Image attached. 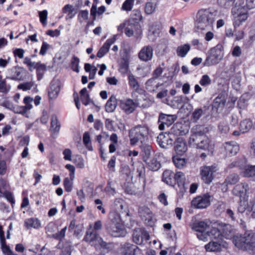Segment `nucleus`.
Here are the masks:
<instances>
[{
  "mask_svg": "<svg viewBox=\"0 0 255 255\" xmlns=\"http://www.w3.org/2000/svg\"><path fill=\"white\" fill-rule=\"evenodd\" d=\"M148 134V128L146 126L138 125L132 128L128 132L130 145L134 146L138 142L141 144L147 142Z\"/></svg>",
  "mask_w": 255,
  "mask_h": 255,
  "instance_id": "nucleus-1",
  "label": "nucleus"
},
{
  "mask_svg": "<svg viewBox=\"0 0 255 255\" xmlns=\"http://www.w3.org/2000/svg\"><path fill=\"white\" fill-rule=\"evenodd\" d=\"M233 243L240 249L246 248V246H252L255 244V232L248 230L243 235H236L233 237Z\"/></svg>",
  "mask_w": 255,
  "mask_h": 255,
  "instance_id": "nucleus-2",
  "label": "nucleus"
},
{
  "mask_svg": "<svg viewBox=\"0 0 255 255\" xmlns=\"http://www.w3.org/2000/svg\"><path fill=\"white\" fill-rule=\"evenodd\" d=\"M213 22L212 13L209 9H201L198 11L195 22L198 29L204 30L211 27Z\"/></svg>",
  "mask_w": 255,
  "mask_h": 255,
  "instance_id": "nucleus-3",
  "label": "nucleus"
},
{
  "mask_svg": "<svg viewBox=\"0 0 255 255\" xmlns=\"http://www.w3.org/2000/svg\"><path fill=\"white\" fill-rule=\"evenodd\" d=\"M223 56V47L221 44H218L211 49L203 64L208 67L217 65L221 61Z\"/></svg>",
  "mask_w": 255,
  "mask_h": 255,
  "instance_id": "nucleus-4",
  "label": "nucleus"
},
{
  "mask_svg": "<svg viewBox=\"0 0 255 255\" xmlns=\"http://www.w3.org/2000/svg\"><path fill=\"white\" fill-rule=\"evenodd\" d=\"M247 5L241 4L238 6H234L232 9V13L234 17L233 24L235 27L239 26L248 18V10Z\"/></svg>",
  "mask_w": 255,
  "mask_h": 255,
  "instance_id": "nucleus-5",
  "label": "nucleus"
},
{
  "mask_svg": "<svg viewBox=\"0 0 255 255\" xmlns=\"http://www.w3.org/2000/svg\"><path fill=\"white\" fill-rule=\"evenodd\" d=\"M203 128L202 126L196 125L191 129V134L188 140L189 144L191 147H196L198 142H200V140L202 139V136L205 135Z\"/></svg>",
  "mask_w": 255,
  "mask_h": 255,
  "instance_id": "nucleus-6",
  "label": "nucleus"
},
{
  "mask_svg": "<svg viewBox=\"0 0 255 255\" xmlns=\"http://www.w3.org/2000/svg\"><path fill=\"white\" fill-rule=\"evenodd\" d=\"M211 196L208 194L198 196L191 201V206L196 209H205L210 205Z\"/></svg>",
  "mask_w": 255,
  "mask_h": 255,
  "instance_id": "nucleus-7",
  "label": "nucleus"
},
{
  "mask_svg": "<svg viewBox=\"0 0 255 255\" xmlns=\"http://www.w3.org/2000/svg\"><path fill=\"white\" fill-rule=\"evenodd\" d=\"M209 226L208 224L204 221L197 222L193 225L192 229L197 232V237L202 241H206L208 239V233L207 231L208 230Z\"/></svg>",
  "mask_w": 255,
  "mask_h": 255,
  "instance_id": "nucleus-8",
  "label": "nucleus"
},
{
  "mask_svg": "<svg viewBox=\"0 0 255 255\" xmlns=\"http://www.w3.org/2000/svg\"><path fill=\"white\" fill-rule=\"evenodd\" d=\"M217 170V166L215 165L202 167L200 169V174L203 182L207 184H210L213 179V174Z\"/></svg>",
  "mask_w": 255,
  "mask_h": 255,
  "instance_id": "nucleus-9",
  "label": "nucleus"
},
{
  "mask_svg": "<svg viewBox=\"0 0 255 255\" xmlns=\"http://www.w3.org/2000/svg\"><path fill=\"white\" fill-rule=\"evenodd\" d=\"M132 241L136 245H141L143 241L149 240L150 237L147 232L141 228H135L132 233Z\"/></svg>",
  "mask_w": 255,
  "mask_h": 255,
  "instance_id": "nucleus-10",
  "label": "nucleus"
},
{
  "mask_svg": "<svg viewBox=\"0 0 255 255\" xmlns=\"http://www.w3.org/2000/svg\"><path fill=\"white\" fill-rule=\"evenodd\" d=\"M177 119L175 115H167L160 113L158 116V128L160 130H164L165 127H169Z\"/></svg>",
  "mask_w": 255,
  "mask_h": 255,
  "instance_id": "nucleus-11",
  "label": "nucleus"
},
{
  "mask_svg": "<svg viewBox=\"0 0 255 255\" xmlns=\"http://www.w3.org/2000/svg\"><path fill=\"white\" fill-rule=\"evenodd\" d=\"M138 214L144 223L152 227L154 224L153 214L149 208L146 206L140 207L138 208Z\"/></svg>",
  "mask_w": 255,
  "mask_h": 255,
  "instance_id": "nucleus-12",
  "label": "nucleus"
},
{
  "mask_svg": "<svg viewBox=\"0 0 255 255\" xmlns=\"http://www.w3.org/2000/svg\"><path fill=\"white\" fill-rule=\"evenodd\" d=\"M139 248L136 245L127 242L121 244L119 248L120 255H135Z\"/></svg>",
  "mask_w": 255,
  "mask_h": 255,
  "instance_id": "nucleus-13",
  "label": "nucleus"
},
{
  "mask_svg": "<svg viewBox=\"0 0 255 255\" xmlns=\"http://www.w3.org/2000/svg\"><path fill=\"white\" fill-rule=\"evenodd\" d=\"M169 134H164L161 133L157 137V142H158L160 147L163 148L167 149L169 146H171L174 142V140Z\"/></svg>",
  "mask_w": 255,
  "mask_h": 255,
  "instance_id": "nucleus-14",
  "label": "nucleus"
},
{
  "mask_svg": "<svg viewBox=\"0 0 255 255\" xmlns=\"http://www.w3.org/2000/svg\"><path fill=\"white\" fill-rule=\"evenodd\" d=\"M153 49L151 46L143 47L138 53V57L142 61L147 62L152 58Z\"/></svg>",
  "mask_w": 255,
  "mask_h": 255,
  "instance_id": "nucleus-15",
  "label": "nucleus"
},
{
  "mask_svg": "<svg viewBox=\"0 0 255 255\" xmlns=\"http://www.w3.org/2000/svg\"><path fill=\"white\" fill-rule=\"evenodd\" d=\"M106 228L109 234L114 237H124L126 234L125 231L121 228V224H107Z\"/></svg>",
  "mask_w": 255,
  "mask_h": 255,
  "instance_id": "nucleus-16",
  "label": "nucleus"
},
{
  "mask_svg": "<svg viewBox=\"0 0 255 255\" xmlns=\"http://www.w3.org/2000/svg\"><path fill=\"white\" fill-rule=\"evenodd\" d=\"M119 102L120 107L127 114L132 113L136 108L135 103L130 99H128L125 101L120 100Z\"/></svg>",
  "mask_w": 255,
  "mask_h": 255,
  "instance_id": "nucleus-17",
  "label": "nucleus"
},
{
  "mask_svg": "<svg viewBox=\"0 0 255 255\" xmlns=\"http://www.w3.org/2000/svg\"><path fill=\"white\" fill-rule=\"evenodd\" d=\"M79 10V5L78 3L74 5L66 4L62 8V12L64 13H67L66 19L72 18Z\"/></svg>",
  "mask_w": 255,
  "mask_h": 255,
  "instance_id": "nucleus-18",
  "label": "nucleus"
},
{
  "mask_svg": "<svg viewBox=\"0 0 255 255\" xmlns=\"http://www.w3.org/2000/svg\"><path fill=\"white\" fill-rule=\"evenodd\" d=\"M219 5L225 9H229L232 6H240L244 4V0H217Z\"/></svg>",
  "mask_w": 255,
  "mask_h": 255,
  "instance_id": "nucleus-19",
  "label": "nucleus"
},
{
  "mask_svg": "<svg viewBox=\"0 0 255 255\" xmlns=\"http://www.w3.org/2000/svg\"><path fill=\"white\" fill-rule=\"evenodd\" d=\"M224 147L227 154L230 156L236 155L239 150V145L235 141L226 142Z\"/></svg>",
  "mask_w": 255,
  "mask_h": 255,
  "instance_id": "nucleus-20",
  "label": "nucleus"
},
{
  "mask_svg": "<svg viewBox=\"0 0 255 255\" xmlns=\"http://www.w3.org/2000/svg\"><path fill=\"white\" fill-rule=\"evenodd\" d=\"M173 143L175 144L174 150L177 155H182L186 151L187 149V145L183 138H177L175 141H174Z\"/></svg>",
  "mask_w": 255,
  "mask_h": 255,
  "instance_id": "nucleus-21",
  "label": "nucleus"
},
{
  "mask_svg": "<svg viewBox=\"0 0 255 255\" xmlns=\"http://www.w3.org/2000/svg\"><path fill=\"white\" fill-rule=\"evenodd\" d=\"M115 36L107 40L106 42L99 50L97 54V56L99 58L103 57L107 53H108L110 46L115 43Z\"/></svg>",
  "mask_w": 255,
  "mask_h": 255,
  "instance_id": "nucleus-22",
  "label": "nucleus"
},
{
  "mask_svg": "<svg viewBox=\"0 0 255 255\" xmlns=\"http://www.w3.org/2000/svg\"><path fill=\"white\" fill-rule=\"evenodd\" d=\"M226 100L223 95H219L214 100L212 104V109L215 110L216 112L218 113L221 112L224 108Z\"/></svg>",
  "mask_w": 255,
  "mask_h": 255,
  "instance_id": "nucleus-23",
  "label": "nucleus"
},
{
  "mask_svg": "<svg viewBox=\"0 0 255 255\" xmlns=\"http://www.w3.org/2000/svg\"><path fill=\"white\" fill-rule=\"evenodd\" d=\"M223 247L221 241H212L205 245V248L207 252H219Z\"/></svg>",
  "mask_w": 255,
  "mask_h": 255,
  "instance_id": "nucleus-24",
  "label": "nucleus"
},
{
  "mask_svg": "<svg viewBox=\"0 0 255 255\" xmlns=\"http://www.w3.org/2000/svg\"><path fill=\"white\" fill-rule=\"evenodd\" d=\"M174 176L173 172L170 170H166L162 174V181L171 186H174L175 185Z\"/></svg>",
  "mask_w": 255,
  "mask_h": 255,
  "instance_id": "nucleus-25",
  "label": "nucleus"
},
{
  "mask_svg": "<svg viewBox=\"0 0 255 255\" xmlns=\"http://www.w3.org/2000/svg\"><path fill=\"white\" fill-rule=\"evenodd\" d=\"M249 188V185L247 183H242L235 186L233 193L236 196L242 197L246 193Z\"/></svg>",
  "mask_w": 255,
  "mask_h": 255,
  "instance_id": "nucleus-26",
  "label": "nucleus"
},
{
  "mask_svg": "<svg viewBox=\"0 0 255 255\" xmlns=\"http://www.w3.org/2000/svg\"><path fill=\"white\" fill-rule=\"evenodd\" d=\"M60 91L59 83L56 81H52L48 90V95L50 99H55L57 97Z\"/></svg>",
  "mask_w": 255,
  "mask_h": 255,
  "instance_id": "nucleus-27",
  "label": "nucleus"
},
{
  "mask_svg": "<svg viewBox=\"0 0 255 255\" xmlns=\"http://www.w3.org/2000/svg\"><path fill=\"white\" fill-rule=\"evenodd\" d=\"M242 170L244 176L251 178L255 181V165L244 164Z\"/></svg>",
  "mask_w": 255,
  "mask_h": 255,
  "instance_id": "nucleus-28",
  "label": "nucleus"
},
{
  "mask_svg": "<svg viewBox=\"0 0 255 255\" xmlns=\"http://www.w3.org/2000/svg\"><path fill=\"white\" fill-rule=\"evenodd\" d=\"M139 147L141 149L143 158L144 161H146L150 157L152 151L151 146L144 142L140 144Z\"/></svg>",
  "mask_w": 255,
  "mask_h": 255,
  "instance_id": "nucleus-29",
  "label": "nucleus"
},
{
  "mask_svg": "<svg viewBox=\"0 0 255 255\" xmlns=\"http://www.w3.org/2000/svg\"><path fill=\"white\" fill-rule=\"evenodd\" d=\"M118 105L116 97L112 95L110 97L105 105V110L107 112L112 113L115 111Z\"/></svg>",
  "mask_w": 255,
  "mask_h": 255,
  "instance_id": "nucleus-30",
  "label": "nucleus"
},
{
  "mask_svg": "<svg viewBox=\"0 0 255 255\" xmlns=\"http://www.w3.org/2000/svg\"><path fill=\"white\" fill-rule=\"evenodd\" d=\"M60 123L59 122L56 116L53 115L51 119V126L50 130L53 133L57 134L59 133L60 129Z\"/></svg>",
  "mask_w": 255,
  "mask_h": 255,
  "instance_id": "nucleus-31",
  "label": "nucleus"
},
{
  "mask_svg": "<svg viewBox=\"0 0 255 255\" xmlns=\"http://www.w3.org/2000/svg\"><path fill=\"white\" fill-rule=\"evenodd\" d=\"M41 225L40 221L37 218H31L26 219L24 221V226L27 229L33 228L38 229Z\"/></svg>",
  "mask_w": 255,
  "mask_h": 255,
  "instance_id": "nucleus-32",
  "label": "nucleus"
},
{
  "mask_svg": "<svg viewBox=\"0 0 255 255\" xmlns=\"http://www.w3.org/2000/svg\"><path fill=\"white\" fill-rule=\"evenodd\" d=\"M22 69L20 67H14L11 69V75L10 77H7L15 81H21L23 79L22 75Z\"/></svg>",
  "mask_w": 255,
  "mask_h": 255,
  "instance_id": "nucleus-33",
  "label": "nucleus"
},
{
  "mask_svg": "<svg viewBox=\"0 0 255 255\" xmlns=\"http://www.w3.org/2000/svg\"><path fill=\"white\" fill-rule=\"evenodd\" d=\"M207 233L208 234V237H210L212 241H221L222 237L221 232L216 228L207 231Z\"/></svg>",
  "mask_w": 255,
  "mask_h": 255,
  "instance_id": "nucleus-34",
  "label": "nucleus"
},
{
  "mask_svg": "<svg viewBox=\"0 0 255 255\" xmlns=\"http://www.w3.org/2000/svg\"><path fill=\"white\" fill-rule=\"evenodd\" d=\"M169 134L175 135H183L185 131L183 129V125L180 123H177L174 124L170 129Z\"/></svg>",
  "mask_w": 255,
  "mask_h": 255,
  "instance_id": "nucleus-35",
  "label": "nucleus"
},
{
  "mask_svg": "<svg viewBox=\"0 0 255 255\" xmlns=\"http://www.w3.org/2000/svg\"><path fill=\"white\" fill-rule=\"evenodd\" d=\"M128 84L130 87L134 91L139 93L141 89L139 88V85L134 76L132 74H129L128 77Z\"/></svg>",
  "mask_w": 255,
  "mask_h": 255,
  "instance_id": "nucleus-36",
  "label": "nucleus"
},
{
  "mask_svg": "<svg viewBox=\"0 0 255 255\" xmlns=\"http://www.w3.org/2000/svg\"><path fill=\"white\" fill-rule=\"evenodd\" d=\"M83 142L87 150L90 151H93L90 134L89 132L86 131L84 133L83 136Z\"/></svg>",
  "mask_w": 255,
  "mask_h": 255,
  "instance_id": "nucleus-37",
  "label": "nucleus"
},
{
  "mask_svg": "<svg viewBox=\"0 0 255 255\" xmlns=\"http://www.w3.org/2000/svg\"><path fill=\"white\" fill-rule=\"evenodd\" d=\"M118 211H113L109 214V219L111 223L108 224L119 225L120 224L121 216Z\"/></svg>",
  "mask_w": 255,
  "mask_h": 255,
  "instance_id": "nucleus-38",
  "label": "nucleus"
},
{
  "mask_svg": "<svg viewBox=\"0 0 255 255\" xmlns=\"http://www.w3.org/2000/svg\"><path fill=\"white\" fill-rule=\"evenodd\" d=\"M240 179L239 176L236 173H232L227 177L223 185L227 186L228 185H233L237 183Z\"/></svg>",
  "mask_w": 255,
  "mask_h": 255,
  "instance_id": "nucleus-39",
  "label": "nucleus"
},
{
  "mask_svg": "<svg viewBox=\"0 0 255 255\" xmlns=\"http://www.w3.org/2000/svg\"><path fill=\"white\" fill-rule=\"evenodd\" d=\"M253 124L250 119H245L242 121L240 125V130L242 132H246L250 130L253 127Z\"/></svg>",
  "mask_w": 255,
  "mask_h": 255,
  "instance_id": "nucleus-40",
  "label": "nucleus"
},
{
  "mask_svg": "<svg viewBox=\"0 0 255 255\" xmlns=\"http://www.w3.org/2000/svg\"><path fill=\"white\" fill-rule=\"evenodd\" d=\"M172 161L175 166L178 168H182L185 166L187 160L184 158L181 157L179 155L173 156Z\"/></svg>",
  "mask_w": 255,
  "mask_h": 255,
  "instance_id": "nucleus-41",
  "label": "nucleus"
},
{
  "mask_svg": "<svg viewBox=\"0 0 255 255\" xmlns=\"http://www.w3.org/2000/svg\"><path fill=\"white\" fill-rule=\"evenodd\" d=\"M136 172L137 173V176L142 178L143 181V186L145 184V168L143 163L139 162L136 165Z\"/></svg>",
  "mask_w": 255,
  "mask_h": 255,
  "instance_id": "nucleus-42",
  "label": "nucleus"
},
{
  "mask_svg": "<svg viewBox=\"0 0 255 255\" xmlns=\"http://www.w3.org/2000/svg\"><path fill=\"white\" fill-rule=\"evenodd\" d=\"M125 207V202L122 198H116L113 204V208L115 211L123 213Z\"/></svg>",
  "mask_w": 255,
  "mask_h": 255,
  "instance_id": "nucleus-43",
  "label": "nucleus"
},
{
  "mask_svg": "<svg viewBox=\"0 0 255 255\" xmlns=\"http://www.w3.org/2000/svg\"><path fill=\"white\" fill-rule=\"evenodd\" d=\"M105 192L109 196H114L116 193L115 188V183L113 181L109 180L106 187L104 189Z\"/></svg>",
  "mask_w": 255,
  "mask_h": 255,
  "instance_id": "nucleus-44",
  "label": "nucleus"
},
{
  "mask_svg": "<svg viewBox=\"0 0 255 255\" xmlns=\"http://www.w3.org/2000/svg\"><path fill=\"white\" fill-rule=\"evenodd\" d=\"M99 237V236L98 235L96 231H92L90 232H87L84 240L89 243H92L94 242H96L97 238Z\"/></svg>",
  "mask_w": 255,
  "mask_h": 255,
  "instance_id": "nucleus-45",
  "label": "nucleus"
},
{
  "mask_svg": "<svg viewBox=\"0 0 255 255\" xmlns=\"http://www.w3.org/2000/svg\"><path fill=\"white\" fill-rule=\"evenodd\" d=\"M190 49V46L188 44L179 46L176 50L177 54L179 57H184Z\"/></svg>",
  "mask_w": 255,
  "mask_h": 255,
  "instance_id": "nucleus-46",
  "label": "nucleus"
},
{
  "mask_svg": "<svg viewBox=\"0 0 255 255\" xmlns=\"http://www.w3.org/2000/svg\"><path fill=\"white\" fill-rule=\"evenodd\" d=\"M200 140V142H198V145L196 146V148L204 150L209 149L210 142L209 138L205 135L202 136V139Z\"/></svg>",
  "mask_w": 255,
  "mask_h": 255,
  "instance_id": "nucleus-47",
  "label": "nucleus"
},
{
  "mask_svg": "<svg viewBox=\"0 0 255 255\" xmlns=\"http://www.w3.org/2000/svg\"><path fill=\"white\" fill-rule=\"evenodd\" d=\"M129 67V56L128 54L124 56L120 63V69L123 72H127Z\"/></svg>",
  "mask_w": 255,
  "mask_h": 255,
  "instance_id": "nucleus-48",
  "label": "nucleus"
},
{
  "mask_svg": "<svg viewBox=\"0 0 255 255\" xmlns=\"http://www.w3.org/2000/svg\"><path fill=\"white\" fill-rule=\"evenodd\" d=\"M246 162L247 161L245 158L238 159L229 164L228 168L231 169L235 167H239L241 169H242Z\"/></svg>",
  "mask_w": 255,
  "mask_h": 255,
  "instance_id": "nucleus-49",
  "label": "nucleus"
},
{
  "mask_svg": "<svg viewBox=\"0 0 255 255\" xmlns=\"http://www.w3.org/2000/svg\"><path fill=\"white\" fill-rule=\"evenodd\" d=\"M11 88L9 84H7L5 79H3L1 75H0V92L3 93H8Z\"/></svg>",
  "mask_w": 255,
  "mask_h": 255,
  "instance_id": "nucleus-50",
  "label": "nucleus"
},
{
  "mask_svg": "<svg viewBox=\"0 0 255 255\" xmlns=\"http://www.w3.org/2000/svg\"><path fill=\"white\" fill-rule=\"evenodd\" d=\"M156 79L153 77L148 79L145 83V87L146 90L150 92H156V88H155Z\"/></svg>",
  "mask_w": 255,
  "mask_h": 255,
  "instance_id": "nucleus-51",
  "label": "nucleus"
},
{
  "mask_svg": "<svg viewBox=\"0 0 255 255\" xmlns=\"http://www.w3.org/2000/svg\"><path fill=\"white\" fill-rule=\"evenodd\" d=\"M147 164L149 169L154 171L158 170L161 167L160 162L155 158L150 160Z\"/></svg>",
  "mask_w": 255,
  "mask_h": 255,
  "instance_id": "nucleus-52",
  "label": "nucleus"
},
{
  "mask_svg": "<svg viewBox=\"0 0 255 255\" xmlns=\"http://www.w3.org/2000/svg\"><path fill=\"white\" fill-rule=\"evenodd\" d=\"M174 181L175 184L177 183L179 186L183 185L185 180V176L184 173L182 172H177L174 174Z\"/></svg>",
  "mask_w": 255,
  "mask_h": 255,
  "instance_id": "nucleus-53",
  "label": "nucleus"
},
{
  "mask_svg": "<svg viewBox=\"0 0 255 255\" xmlns=\"http://www.w3.org/2000/svg\"><path fill=\"white\" fill-rule=\"evenodd\" d=\"M218 129L221 133L227 134L229 132L231 128L229 126L227 122L226 121H222L219 124Z\"/></svg>",
  "mask_w": 255,
  "mask_h": 255,
  "instance_id": "nucleus-54",
  "label": "nucleus"
},
{
  "mask_svg": "<svg viewBox=\"0 0 255 255\" xmlns=\"http://www.w3.org/2000/svg\"><path fill=\"white\" fill-rule=\"evenodd\" d=\"M81 100L83 104L85 106L91 105L95 106L98 109V111L100 110V107L95 105L94 101L90 98L89 94H86L85 96L81 97Z\"/></svg>",
  "mask_w": 255,
  "mask_h": 255,
  "instance_id": "nucleus-55",
  "label": "nucleus"
},
{
  "mask_svg": "<svg viewBox=\"0 0 255 255\" xmlns=\"http://www.w3.org/2000/svg\"><path fill=\"white\" fill-rule=\"evenodd\" d=\"M37 65L36 72H37V77L38 80H40L44 74V71L46 69V67L44 64H42L38 62Z\"/></svg>",
  "mask_w": 255,
  "mask_h": 255,
  "instance_id": "nucleus-56",
  "label": "nucleus"
},
{
  "mask_svg": "<svg viewBox=\"0 0 255 255\" xmlns=\"http://www.w3.org/2000/svg\"><path fill=\"white\" fill-rule=\"evenodd\" d=\"M0 242L2 252L4 255H16L14 254L10 249L9 247L6 245L5 240Z\"/></svg>",
  "mask_w": 255,
  "mask_h": 255,
  "instance_id": "nucleus-57",
  "label": "nucleus"
},
{
  "mask_svg": "<svg viewBox=\"0 0 255 255\" xmlns=\"http://www.w3.org/2000/svg\"><path fill=\"white\" fill-rule=\"evenodd\" d=\"M203 114V111L202 108H197L193 112L191 119L194 122H196L201 118Z\"/></svg>",
  "mask_w": 255,
  "mask_h": 255,
  "instance_id": "nucleus-58",
  "label": "nucleus"
},
{
  "mask_svg": "<svg viewBox=\"0 0 255 255\" xmlns=\"http://www.w3.org/2000/svg\"><path fill=\"white\" fill-rule=\"evenodd\" d=\"M223 234L226 238H229L233 236V229L230 225H225L223 229Z\"/></svg>",
  "mask_w": 255,
  "mask_h": 255,
  "instance_id": "nucleus-59",
  "label": "nucleus"
},
{
  "mask_svg": "<svg viewBox=\"0 0 255 255\" xmlns=\"http://www.w3.org/2000/svg\"><path fill=\"white\" fill-rule=\"evenodd\" d=\"M227 204L223 201H218L215 205V210L217 212L222 213L226 212L227 210Z\"/></svg>",
  "mask_w": 255,
  "mask_h": 255,
  "instance_id": "nucleus-60",
  "label": "nucleus"
},
{
  "mask_svg": "<svg viewBox=\"0 0 255 255\" xmlns=\"http://www.w3.org/2000/svg\"><path fill=\"white\" fill-rule=\"evenodd\" d=\"M29 110H30V106H15L13 112L15 113L24 115Z\"/></svg>",
  "mask_w": 255,
  "mask_h": 255,
  "instance_id": "nucleus-61",
  "label": "nucleus"
},
{
  "mask_svg": "<svg viewBox=\"0 0 255 255\" xmlns=\"http://www.w3.org/2000/svg\"><path fill=\"white\" fill-rule=\"evenodd\" d=\"M199 83L201 86L206 87L211 84V79L208 75H204L202 76Z\"/></svg>",
  "mask_w": 255,
  "mask_h": 255,
  "instance_id": "nucleus-62",
  "label": "nucleus"
},
{
  "mask_svg": "<svg viewBox=\"0 0 255 255\" xmlns=\"http://www.w3.org/2000/svg\"><path fill=\"white\" fill-rule=\"evenodd\" d=\"M155 9V5L151 2H148L145 6V12L147 14H150L153 12Z\"/></svg>",
  "mask_w": 255,
  "mask_h": 255,
  "instance_id": "nucleus-63",
  "label": "nucleus"
},
{
  "mask_svg": "<svg viewBox=\"0 0 255 255\" xmlns=\"http://www.w3.org/2000/svg\"><path fill=\"white\" fill-rule=\"evenodd\" d=\"M225 72L228 75L227 77L231 78L234 75L235 65L233 64L229 65L225 68Z\"/></svg>",
  "mask_w": 255,
  "mask_h": 255,
  "instance_id": "nucleus-64",
  "label": "nucleus"
}]
</instances>
